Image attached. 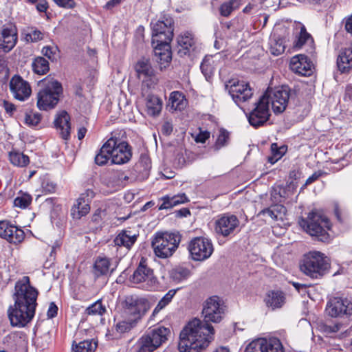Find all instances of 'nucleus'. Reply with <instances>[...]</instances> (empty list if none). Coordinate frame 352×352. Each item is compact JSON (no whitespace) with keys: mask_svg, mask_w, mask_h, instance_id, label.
I'll return each mask as SVG.
<instances>
[{"mask_svg":"<svg viewBox=\"0 0 352 352\" xmlns=\"http://www.w3.org/2000/svg\"><path fill=\"white\" fill-rule=\"evenodd\" d=\"M226 306L217 296L208 298L204 304V321L194 318L180 333L178 348L180 352H199L208 346L214 338V330L208 322H220L224 317Z\"/></svg>","mask_w":352,"mask_h":352,"instance_id":"nucleus-1","label":"nucleus"},{"mask_svg":"<svg viewBox=\"0 0 352 352\" xmlns=\"http://www.w3.org/2000/svg\"><path fill=\"white\" fill-rule=\"evenodd\" d=\"M38 292L30 285L29 276L16 281L13 294L14 303L8 309V316L12 327H25L35 315Z\"/></svg>","mask_w":352,"mask_h":352,"instance_id":"nucleus-2","label":"nucleus"},{"mask_svg":"<svg viewBox=\"0 0 352 352\" xmlns=\"http://www.w3.org/2000/svg\"><path fill=\"white\" fill-rule=\"evenodd\" d=\"M149 309L148 302L144 298L129 296L121 312L115 316V329L124 333L135 328Z\"/></svg>","mask_w":352,"mask_h":352,"instance_id":"nucleus-3","label":"nucleus"},{"mask_svg":"<svg viewBox=\"0 0 352 352\" xmlns=\"http://www.w3.org/2000/svg\"><path fill=\"white\" fill-rule=\"evenodd\" d=\"M39 86L41 89L37 93L36 103L38 108L43 111L54 108L63 92L61 84L54 78H50L42 80Z\"/></svg>","mask_w":352,"mask_h":352,"instance_id":"nucleus-4","label":"nucleus"},{"mask_svg":"<svg viewBox=\"0 0 352 352\" xmlns=\"http://www.w3.org/2000/svg\"><path fill=\"white\" fill-rule=\"evenodd\" d=\"M299 223L309 234L315 236L318 241H329L330 234L328 231L331 229V223L325 216L312 212L306 219H301Z\"/></svg>","mask_w":352,"mask_h":352,"instance_id":"nucleus-5","label":"nucleus"},{"mask_svg":"<svg viewBox=\"0 0 352 352\" xmlns=\"http://www.w3.org/2000/svg\"><path fill=\"white\" fill-rule=\"evenodd\" d=\"M329 266V260L323 253L312 251L305 256L300 270L311 278H318L324 276Z\"/></svg>","mask_w":352,"mask_h":352,"instance_id":"nucleus-6","label":"nucleus"},{"mask_svg":"<svg viewBox=\"0 0 352 352\" xmlns=\"http://www.w3.org/2000/svg\"><path fill=\"white\" fill-rule=\"evenodd\" d=\"M181 237L175 233L158 232L152 242V248L155 254L161 258L171 256L177 249Z\"/></svg>","mask_w":352,"mask_h":352,"instance_id":"nucleus-7","label":"nucleus"},{"mask_svg":"<svg viewBox=\"0 0 352 352\" xmlns=\"http://www.w3.org/2000/svg\"><path fill=\"white\" fill-rule=\"evenodd\" d=\"M173 19L166 16L151 23L153 45L170 43L173 37Z\"/></svg>","mask_w":352,"mask_h":352,"instance_id":"nucleus-8","label":"nucleus"},{"mask_svg":"<svg viewBox=\"0 0 352 352\" xmlns=\"http://www.w3.org/2000/svg\"><path fill=\"white\" fill-rule=\"evenodd\" d=\"M290 89L287 86L268 88L261 97H265L268 105L272 104L274 113L283 112L288 104Z\"/></svg>","mask_w":352,"mask_h":352,"instance_id":"nucleus-9","label":"nucleus"},{"mask_svg":"<svg viewBox=\"0 0 352 352\" xmlns=\"http://www.w3.org/2000/svg\"><path fill=\"white\" fill-rule=\"evenodd\" d=\"M188 250L192 259L203 261L212 254L214 248L211 240L205 237H195L188 244Z\"/></svg>","mask_w":352,"mask_h":352,"instance_id":"nucleus-10","label":"nucleus"},{"mask_svg":"<svg viewBox=\"0 0 352 352\" xmlns=\"http://www.w3.org/2000/svg\"><path fill=\"white\" fill-rule=\"evenodd\" d=\"M129 280L133 284L142 283V287L148 290L155 288L157 283L153 270L143 261H140L133 274L130 276Z\"/></svg>","mask_w":352,"mask_h":352,"instance_id":"nucleus-11","label":"nucleus"},{"mask_svg":"<svg viewBox=\"0 0 352 352\" xmlns=\"http://www.w3.org/2000/svg\"><path fill=\"white\" fill-rule=\"evenodd\" d=\"M226 89L238 105L248 100L253 95L249 84L243 80H230L226 82Z\"/></svg>","mask_w":352,"mask_h":352,"instance_id":"nucleus-12","label":"nucleus"},{"mask_svg":"<svg viewBox=\"0 0 352 352\" xmlns=\"http://www.w3.org/2000/svg\"><path fill=\"white\" fill-rule=\"evenodd\" d=\"M240 221L236 216L224 214L219 217L214 223V232L217 235L223 237L234 234L239 228Z\"/></svg>","mask_w":352,"mask_h":352,"instance_id":"nucleus-13","label":"nucleus"},{"mask_svg":"<svg viewBox=\"0 0 352 352\" xmlns=\"http://www.w3.org/2000/svg\"><path fill=\"white\" fill-rule=\"evenodd\" d=\"M255 105L249 114L248 121L252 126L256 128L263 125L268 120L270 114V106L265 97H261Z\"/></svg>","mask_w":352,"mask_h":352,"instance_id":"nucleus-14","label":"nucleus"},{"mask_svg":"<svg viewBox=\"0 0 352 352\" xmlns=\"http://www.w3.org/2000/svg\"><path fill=\"white\" fill-rule=\"evenodd\" d=\"M110 139H113V142L115 143L114 146L110 148L111 162L116 164H123L128 162L132 156L131 147L129 144L113 137Z\"/></svg>","mask_w":352,"mask_h":352,"instance_id":"nucleus-15","label":"nucleus"},{"mask_svg":"<svg viewBox=\"0 0 352 352\" xmlns=\"http://www.w3.org/2000/svg\"><path fill=\"white\" fill-rule=\"evenodd\" d=\"M331 317L352 315V300L348 298H333L329 300L326 309Z\"/></svg>","mask_w":352,"mask_h":352,"instance_id":"nucleus-16","label":"nucleus"},{"mask_svg":"<svg viewBox=\"0 0 352 352\" xmlns=\"http://www.w3.org/2000/svg\"><path fill=\"white\" fill-rule=\"evenodd\" d=\"M9 87L14 98L18 100L24 101L28 99L32 94L30 83L19 75H14L11 78Z\"/></svg>","mask_w":352,"mask_h":352,"instance_id":"nucleus-17","label":"nucleus"},{"mask_svg":"<svg viewBox=\"0 0 352 352\" xmlns=\"http://www.w3.org/2000/svg\"><path fill=\"white\" fill-rule=\"evenodd\" d=\"M18 39L17 29L12 23H8L1 29V50L7 53L16 45Z\"/></svg>","mask_w":352,"mask_h":352,"instance_id":"nucleus-18","label":"nucleus"},{"mask_svg":"<svg viewBox=\"0 0 352 352\" xmlns=\"http://www.w3.org/2000/svg\"><path fill=\"white\" fill-rule=\"evenodd\" d=\"M289 67L294 73L307 76L312 74L314 65L307 56L298 54L291 58Z\"/></svg>","mask_w":352,"mask_h":352,"instance_id":"nucleus-19","label":"nucleus"},{"mask_svg":"<svg viewBox=\"0 0 352 352\" xmlns=\"http://www.w3.org/2000/svg\"><path fill=\"white\" fill-rule=\"evenodd\" d=\"M1 238L10 243L17 244L23 240L24 232L7 221H1Z\"/></svg>","mask_w":352,"mask_h":352,"instance_id":"nucleus-20","label":"nucleus"},{"mask_svg":"<svg viewBox=\"0 0 352 352\" xmlns=\"http://www.w3.org/2000/svg\"><path fill=\"white\" fill-rule=\"evenodd\" d=\"M170 43L153 45L155 60L161 69L166 68L172 59Z\"/></svg>","mask_w":352,"mask_h":352,"instance_id":"nucleus-21","label":"nucleus"},{"mask_svg":"<svg viewBox=\"0 0 352 352\" xmlns=\"http://www.w3.org/2000/svg\"><path fill=\"white\" fill-rule=\"evenodd\" d=\"M285 294L280 290H270L264 298L265 305L272 310L281 308L285 303Z\"/></svg>","mask_w":352,"mask_h":352,"instance_id":"nucleus-22","label":"nucleus"},{"mask_svg":"<svg viewBox=\"0 0 352 352\" xmlns=\"http://www.w3.org/2000/svg\"><path fill=\"white\" fill-rule=\"evenodd\" d=\"M70 117L65 111H60L54 120V125L59 131L61 138L64 140H68L70 135Z\"/></svg>","mask_w":352,"mask_h":352,"instance_id":"nucleus-23","label":"nucleus"},{"mask_svg":"<svg viewBox=\"0 0 352 352\" xmlns=\"http://www.w3.org/2000/svg\"><path fill=\"white\" fill-rule=\"evenodd\" d=\"M296 38L294 42V47L296 49H300L304 45H308L311 47V52L310 53H312L313 52V44H314V40L311 37V36L307 32V30L305 27L302 25L299 24L296 28Z\"/></svg>","mask_w":352,"mask_h":352,"instance_id":"nucleus-24","label":"nucleus"},{"mask_svg":"<svg viewBox=\"0 0 352 352\" xmlns=\"http://www.w3.org/2000/svg\"><path fill=\"white\" fill-rule=\"evenodd\" d=\"M178 54L181 56L189 55L195 50V41L191 33L186 32L177 38Z\"/></svg>","mask_w":352,"mask_h":352,"instance_id":"nucleus-25","label":"nucleus"},{"mask_svg":"<svg viewBox=\"0 0 352 352\" xmlns=\"http://www.w3.org/2000/svg\"><path fill=\"white\" fill-rule=\"evenodd\" d=\"M221 58V55L217 54L214 56H207L204 59L201 64V69L207 80H209L213 75Z\"/></svg>","mask_w":352,"mask_h":352,"instance_id":"nucleus-26","label":"nucleus"},{"mask_svg":"<svg viewBox=\"0 0 352 352\" xmlns=\"http://www.w3.org/2000/svg\"><path fill=\"white\" fill-rule=\"evenodd\" d=\"M170 331L169 329L164 327H159L152 329L146 335L147 337L151 338V342H153L157 349L160 345H162L167 340L168 336L170 335Z\"/></svg>","mask_w":352,"mask_h":352,"instance_id":"nucleus-27","label":"nucleus"},{"mask_svg":"<svg viewBox=\"0 0 352 352\" xmlns=\"http://www.w3.org/2000/svg\"><path fill=\"white\" fill-rule=\"evenodd\" d=\"M337 65L342 72H348L352 68V42L348 47L340 52L337 59Z\"/></svg>","mask_w":352,"mask_h":352,"instance_id":"nucleus-28","label":"nucleus"},{"mask_svg":"<svg viewBox=\"0 0 352 352\" xmlns=\"http://www.w3.org/2000/svg\"><path fill=\"white\" fill-rule=\"evenodd\" d=\"M137 240V234L133 233L131 230H122L120 232L114 239L116 245L124 246L127 249L135 243Z\"/></svg>","mask_w":352,"mask_h":352,"instance_id":"nucleus-29","label":"nucleus"},{"mask_svg":"<svg viewBox=\"0 0 352 352\" xmlns=\"http://www.w3.org/2000/svg\"><path fill=\"white\" fill-rule=\"evenodd\" d=\"M135 70L138 78L151 77L154 74L150 60L145 57L138 60L135 65Z\"/></svg>","mask_w":352,"mask_h":352,"instance_id":"nucleus-30","label":"nucleus"},{"mask_svg":"<svg viewBox=\"0 0 352 352\" xmlns=\"http://www.w3.org/2000/svg\"><path fill=\"white\" fill-rule=\"evenodd\" d=\"M162 100L157 96L148 95L146 99V108L148 115L158 116L162 109Z\"/></svg>","mask_w":352,"mask_h":352,"instance_id":"nucleus-31","label":"nucleus"},{"mask_svg":"<svg viewBox=\"0 0 352 352\" xmlns=\"http://www.w3.org/2000/svg\"><path fill=\"white\" fill-rule=\"evenodd\" d=\"M115 145L113 142V139H109L102 146L100 152L95 157L96 163L99 166L104 165L111 158V153L110 148H112Z\"/></svg>","mask_w":352,"mask_h":352,"instance_id":"nucleus-32","label":"nucleus"},{"mask_svg":"<svg viewBox=\"0 0 352 352\" xmlns=\"http://www.w3.org/2000/svg\"><path fill=\"white\" fill-rule=\"evenodd\" d=\"M83 197H79L76 204L71 209V214L74 219H80L85 216L90 210L89 204L87 201H82Z\"/></svg>","mask_w":352,"mask_h":352,"instance_id":"nucleus-33","label":"nucleus"},{"mask_svg":"<svg viewBox=\"0 0 352 352\" xmlns=\"http://www.w3.org/2000/svg\"><path fill=\"white\" fill-rule=\"evenodd\" d=\"M170 107L175 111L184 110L188 104L185 96L180 91H175L170 93L169 96Z\"/></svg>","mask_w":352,"mask_h":352,"instance_id":"nucleus-34","label":"nucleus"},{"mask_svg":"<svg viewBox=\"0 0 352 352\" xmlns=\"http://www.w3.org/2000/svg\"><path fill=\"white\" fill-rule=\"evenodd\" d=\"M189 201L187 196L183 193L175 195L172 197H165L163 198V203L160 206V210L171 208L179 204H184Z\"/></svg>","mask_w":352,"mask_h":352,"instance_id":"nucleus-35","label":"nucleus"},{"mask_svg":"<svg viewBox=\"0 0 352 352\" xmlns=\"http://www.w3.org/2000/svg\"><path fill=\"white\" fill-rule=\"evenodd\" d=\"M264 352H284L280 341L276 338H261Z\"/></svg>","mask_w":352,"mask_h":352,"instance_id":"nucleus-36","label":"nucleus"},{"mask_svg":"<svg viewBox=\"0 0 352 352\" xmlns=\"http://www.w3.org/2000/svg\"><path fill=\"white\" fill-rule=\"evenodd\" d=\"M98 342L94 339L86 340L78 344H72V352H94L97 348Z\"/></svg>","mask_w":352,"mask_h":352,"instance_id":"nucleus-37","label":"nucleus"},{"mask_svg":"<svg viewBox=\"0 0 352 352\" xmlns=\"http://www.w3.org/2000/svg\"><path fill=\"white\" fill-rule=\"evenodd\" d=\"M270 52L275 56H278L284 52L285 49V41L282 38L277 36L275 34L270 38Z\"/></svg>","mask_w":352,"mask_h":352,"instance_id":"nucleus-38","label":"nucleus"},{"mask_svg":"<svg viewBox=\"0 0 352 352\" xmlns=\"http://www.w3.org/2000/svg\"><path fill=\"white\" fill-rule=\"evenodd\" d=\"M9 160L13 165L21 167L26 166L30 163L28 155L17 151H10L9 153Z\"/></svg>","mask_w":352,"mask_h":352,"instance_id":"nucleus-39","label":"nucleus"},{"mask_svg":"<svg viewBox=\"0 0 352 352\" xmlns=\"http://www.w3.org/2000/svg\"><path fill=\"white\" fill-rule=\"evenodd\" d=\"M151 338L145 334L142 336L137 343L136 352H153L157 347L151 342Z\"/></svg>","mask_w":352,"mask_h":352,"instance_id":"nucleus-40","label":"nucleus"},{"mask_svg":"<svg viewBox=\"0 0 352 352\" xmlns=\"http://www.w3.org/2000/svg\"><path fill=\"white\" fill-rule=\"evenodd\" d=\"M110 261L107 258H98L94 263V272L98 276L107 274L109 272Z\"/></svg>","mask_w":352,"mask_h":352,"instance_id":"nucleus-41","label":"nucleus"},{"mask_svg":"<svg viewBox=\"0 0 352 352\" xmlns=\"http://www.w3.org/2000/svg\"><path fill=\"white\" fill-rule=\"evenodd\" d=\"M33 71L38 74L43 75L46 74L49 69V63L43 57L38 56L36 58L32 63Z\"/></svg>","mask_w":352,"mask_h":352,"instance_id":"nucleus-42","label":"nucleus"},{"mask_svg":"<svg viewBox=\"0 0 352 352\" xmlns=\"http://www.w3.org/2000/svg\"><path fill=\"white\" fill-rule=\"evenodd\" d=\"M190 274L191 272L188 269L183 267H177L172 270L170 277L174 281L179 283L187 279Z\"/></svg>","mask_w":352,"mask_h":352,"instance_id":"nucleus-43","label":"nucleus"},{"mask_svg":"<svg viewBox=\"0 0 352 352\" xmlns=\"http://www.w3.org/2000/svg\"><path fill=\"white\" fill-rule=\"evenodd\" d=\"M41 120V115L32 111H27L24 115L23 123L30 127L37 126Z\"/></svg>","mask_w":352,"mask_h":352,"instance_id":"nucleus-44","label":"nucleus"},{"mask_svg":"<svg viewBox=\"0 0 352 352\" xmlns=\"http://www.w3.org/2000/svg\"><path fill=\"white\" fill-rule=\"evenodd\" d=\"M24 35L25 41L30 43L37 42L43 38V33L34 28H28L24 31Z\"/></svg>","mask_w":352,"mask_h":352,"instance_id":"nucleus-45","label":"nucleus"},{"mask_svg":"<svg viewBox=\"0 0 352 352\" xmlns=\"http://www.w3.org/2000/svg\"><path fill=\"white\" fill-rule=\"evenodd\" d=\"M239 2L238 0H230L221 5L219 7V13L221 16H228L230 14L239 8Z\"/></svg>","mask_w":352,"mask_h":352,"instance_id":"nucleus-46","label":"nucleus"},{"mask_svg":"<svg viewBox=\"0 0 352 352\" xmlns=\"http://www.w3.org/2000/svg\"><path fill=\"white\" fill-rule=\"evenodd\" d=\"M105 312L106 307L102 304L101 300H98L89 306L85 310V313L87 315L102 316Z\"/></svg>","mask_w":352,"mask_h":352,"instance_id":"nucleus-47","label":"nucleus"},{"mask_svg":"<svg viewBox=\"0 0 352 352\" xmlns=\"http://www.w3.org/2000/svg\"><path fill=\"white\" fill-rule=\"evenodd\" d=\"M285 208L283 206H274L270 208H266L263 210L261 213L263 215H267L270 217L272 219L278 220V219H281V217H279L281 213H285Z\"/></svg>","mask_w":352,"mask_h":352,"instance_id":"nucleus-48","label":"nucleus"},{"mask_svg":"<svg viewBox=\"0 0 352 352\" xmlns=\"http://www.w3.org/2000/svg\"><path fill=\"white\" fill-rule=\"evenodd\" d=\"M58 48L57 46L52 45H47L43 47L42 54L43 56L47 57L50 60L55 61L57 60L58 57Z\"/></svg>","mask_w":352,"mask_h":352,"instance_id":"nucleus-49","label":"nucleus"},{"mask_svg":"<svg viewBox=\"0 0 352 352\" xmlns=\"http://www.w3.org/2000/svg\"><path fill=\"white\" fill-rule=\"evenodd\" d=\"M32 199V197L29 194L22 193L15 198L14 204L16 207L25 208L31 204Z\"/></svg>","mask_w":352,"mask_h":352,"instance_id":"nucleus-50","label":"nucleus"},{"mask_svg":"<svg viewBox=\"0 0 352 352\" xmlns=\"http://www.w3.org/2000/svg\"><path fill=\"white\" fill-rule=\"evenodd\" d=\"M245 352H264L261 338L252 341L246 346Z\"/></svg>","mask_w":352,"mask_h":352,"instance_id":"nucleus-51","label":"nucleus"},{"mask_svg":"<svg viewBox=\"0 0 352 352\" xmlns=\"http://www.w3.org/2000/svg\"><path fill=\"white\" fill-rule=\"evenodd\" d=\"M228 138H229V134L226 130H223V129L220 130L219 135L216 141L217 149H219L221 147L225 146L228 140Z\"/></svg>","mask_w":352,"mask_h":352,"instance_id":"nucleus-52","label":"nucleus"},{"mask_svg":"<svg viewBox=\"0 0 352 352\" xmlns=\"http://www.w3.org/2000/svg\"><path fill=\"white\" fill-rule=\"evenodd\" d=\"M42 188L43 192L52 193L55 192L56 189V185L53 182L46 180L43 182Z\"/></svg>","mask_w":352,"mask_h":352,"instance_id":"nucleus-53","label":"nucleus"},{"mask_svg":"<svg viewBox=\"0 0 352 352\" xmlns=\"http://www.w3.org/2000/svg\"><path fill=\"white\" fill-rule=\"evenodd\" d=\"M54 3L59 7L64 8H73L76 3L74 0H53Z\"/></svg>","mask_w":352,"mask_h":352,"instance_id":"nucleus-54","label":"nucleus"},{"mask_svg":"<svg viewBox=\"0 0 352 352\" xmlns=\"http://www.w3.org/2000/svg\"><path fill=\"white\" fill-rule=\"evenodd\" d=\"M285 149L284 147H280L278 151H276L272 156L269 157L268 161L274 164L276 162H277L283 155L285 153Z\"/></svg>","mask_w":352,"mask_h":352,"instance_id":"nucleus-55","label":"nucleus"},{"mask_svg":"<svg viewBox=\"0 0 352 352\" xmlns=\"http://www.w3.org/2000/svg\"><path fill=\"white\" fill-rule=\"evenodd\" d=\"M3 107L6 113L9 116H12L13 113L16 111V106L14 104L9 102L8 101L3 100Z\"/></svg>","mask_w":352,"mask_h":352,"instance_id":"nucleus-56","label":"nucleus"},{"mask_svg":"<svg viewBox=\"0 0 352 352\" xmlns=\"http://www.w3.org/2000/svg\"><path fill=\"white\" fill-rule=\"evenodd\" d=\"M210 138V133L205 131H200L199 133L195 137L196 142L204 143Z\"/></svg>","mask_w":352,"mask_h":352,"instance_id":"nucleus-57","label":"nucleus"},{"mask_svg":"<svg viewBox=\"0 0 352 352\" xmlns=\"http://www.w3.org/2000/svg\"><path fill=\"white\" fill-rule=\"evenodd\" d=\"M58 307L54 302H51L47 310V316L49 318H53L57 315Z\"/></svg>","mask_w":352,"mask_h":352,"instance_id":"nucleus-58","label":"nucleus"},{"mask_svg":"<svg viewBox=\"0 0 352 352\" xmlns=\"http://www.w3.org/2000/svg\"><path fill=\"white\" fill-rule=\"evenodd\" d=\"M320 175H321V174L320 173H317V172L312 174V175H311L310 177H309L307 179L302 188H305L307 186H308V185L311 184V183L314 182L315 181H316L320 177Z\"/></svg>","mask_w":352,"mask_h":352,"instance_id":"nucleus-59","label":"nucleus"},{"mask_svg":"<svg viewBox=\"0 0 352 352\" xmlns=\"http://www.w3.org/2000/svg\"><path fill=\"white\" fill-rule=\"evenodd\" d=\"M80 197H83L82 201H87L88 204H89L90 199L94 197V192L92 190L88 189L82 193Z\"/></svg>","mask_w":352,"mask_h":352,"instance_id":"nucleus-60","label":"nucleus"},{"mask_svg":"<svg viewBox=\"0 0 352 352\" xmlns=\"http://www.w3.org/2000/svg\"><path fill=\"white\" fill-rule=\"evenodd\" d=\"M48 8V3L46 0H41L36 5V9L40 12H46Z\"/></svg>","mask_w":352,"mask_h":352,"instance_id":"nucleus-61","label":"nucleus"},{"mask_svg":"<svg viewBox=\"0 0 352 352\" xmlns=\"http://www.w3.org/2000/svg\"><path fill=\"white\" fill-rule=\"evenodd\" d=\"M166 305H168L166 303L160 300L157 303V306L155 307V308L154 309L152 316H156L162 309L166 307Z\"/></svg>","mask_w":352,"mask_h":352,"instance_id":"nucleus-62","label":"nucleus"},{"mask_svg":"<svg viewBox=\"0 0 352 352\" xmlns=\"http://www.w3.org/2000/svg\"><path fill=\"white\" fill-rule=\"evenodd\" d=\"M173 131V126L169 122H166L162 126V131L166 135H169Z\"/></svg>","mask_w":352,"mask_h":352,"instance_id":"nucleus-63","label":"nucleus"},{"mask_svg":"<svg viewBox=\"0 0 352 352\" xmlns=\"http://www.w3.org/2000/svg\"><path fill=\"white\" fill-rule=\"evenodd\" d=\"M345 29L347 32L352 34V14L346 20Z\"/></svg>","mask_w":352,"mask_h":352,"instance_id":"nucleus-64","label":"nucleus"}]
</instances>
